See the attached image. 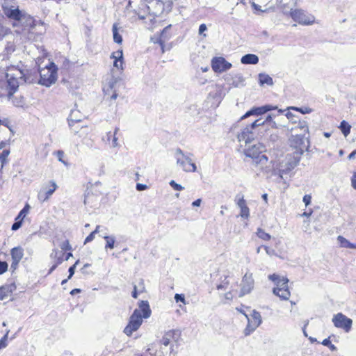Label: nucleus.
Masks as SVG:
<instances>
[{"label":"nucleus","mask_w":356,"mask_h":356,"mask_svg":"<svg viewBox=\"0 0 356 356\" xmlns=\"http://www.w3.org/2000/svg\"><path fill=\"white\" fill-rule=\"evenodd\" d=\"M274 115L273 114H269L267 115L265 121H266V124H269V126L272 128H277V124L275 121H273V117Z\"/></svg>","instance_id":"obj_38"},{"label":"nucleus","mask_w":356,"mask_h":356,"mask_svg":"<svg viewBox=\"0 0 356 356\" xmlns=\"http://www.w3.org/2000/svg\"><path fill=\"white\" fill-rule=\"evenodd\" d=\"M257 235L264 241H269L271 238V236L261 228L257 229Z\"/></svg>","instance_id":"obj_36"},{"label":"nucleus","mask_w":356,"mask_h":356,"mask_svg":"<svg viewBox=\"0 0 356 356\" xmlns=\"http://www.w3.org/2000/svg\"><path fill=\"white\" fill-rule=\"evenodd\" d=\"M241 289L240 292V297L250 293L254 288V280L252 273H246L243 277L241 284Z\"/></svg>","instance_id":"obj_10"},{"label":"nucleus","mask_w":356,"mask_h":356,"mask_svg":"<svg viewBox=\"0 0 356 356\" xmlns=\"http://www.w3.org/2000/svg\"><path fill=\"white\" fill-rule=\"evenodd\" d=\"M10 120L8 119V118H3V119H1L0 118V125H3L6 127H8L10 130Z\"/></svg>","instance_id":"obj_55"},{"label":"nucleus","mask_w":356,"mask_h":356,"mask_svg":"<svg viewBox=\"0 0 356 356\" xmlns=\"http://www.w3.org/2000/svg\"><path fill=\"white\" fill-rule=\"evenodd\" d=\"M268 279L277 284V282L282 279V277L278 275L273 274L268 275Z\"/></svg>","instance_id":"obj_50"},{"label":"nucleus","mask_w":356,"mask_h":356,"mask_svg":"<svg viewBox=\"0 0 356 356\" xmlns=\"http://www.w3.org/2000/svg\"><path fill=\"white\" fill-rule=\"evenodd\" d=\"M79 263V260H77L73 266L70 267L69 270H68L69 271L68 279H70L72 277V275L74 274L76 266Z\"/></svg>","instance_id":"obj_52"},{"label":"nucleus","mask_w":356,"mask_h":356,"mask_svg":"<svg viewBox=\"0 0 356 356\" xmlns=\"http://www.w3.org/2000/svg\"><path fill=\"white\" fill-rule=\"evenodd\" d=\"M38 198L41 202H44L47 201L49 198V195H47V194H46L44 190H42L41 188V190L39 191L38 194Z\"/></svg>","instance_id":"obj_40"},{"label":"nucleus","mask_w":356,"mask_h":356,"mask_svg":"<svg viewBox=\"0 0 356 356\" xmlns=\"http://www.w3.org/2000/svg\"><path fill=\"white\" fill-rule=\"evenodd\" d=\"M244 147V154L246 156L252 159L253 164L259 167L261 170L268 172L270 170L268 159L266 155L261 154L265 151V147L260 143H250Z\"/></svg>","instance_id":"obj_2"},{"label":"nucleus","mask_w":356,"mask_h":356,"mask_svg":"<svg viewBox=\"0 0 356 356\" xmlns=\"http://www.w3.org/2000/svg\"><path fill=\"white\" fill-rule=\"evenodd\" d=\"M339 127L345 136H347L350 134L351 127L346 121L343 120Z\"/></svg>","instance_id":"obj_35"},{"label":"nucleus","mask_w":356,"mask_h":356,"mask_svg":"<svg viewBox=\"0 0 356 356\" xmlns=\"http://www.w3.org/2000/svg\"><path fill=\"white\" fill-rule=\"evenodd\" d=\"M15 286L13 285H6L0 288V300H3L8 297L14 290Z\"/></svg>","instance_id":"obj_22"},{"label":"nucleus","mask_w":356,"mask_h":356,"mask_svg":"<svg viewBox=\"0 0 356 356\" xmlns=\"http://www.w3.org/2000/svg\"><path fill=\"white\" fill-rule=\"evenodd\" d=\"M176 336H179L178 331L172 330L166 332L161 339V343L164 346H167L170 344V342L172 339H175Z\"/></svg>","instance_id":"obj_16"},{"label":"nucleus","mask_w":356,"mask_h":356,"mask_svg":"<svg viewBox=\"0 0 356 356\" xmlns=\"http://www.w3.org/2000/svg\"><path fill=\"white\" fill-rule=\"evenodd\" d=\"M35 81L31 72L23 65L8 67L5 72H0V97L10 99L20 85Z\"/></svg>","instance_id":"obj_1"},{"label":"nucleus","mask_w":356,"mask_h":356,"mask_svg":"<svg viewBox=\"0 0 356 356\" xmlns=\"http://www.w3.org/2000/svg\"><path fill=\"white\" fill-rule=\"evenodd\" d=\"M259 81L261 86L267 84L268 86H273V79L268 74L260 73L259 74Z\"/></svg>","instance_id":"obj_25"},{"label":"nucleus","mask_w":356,"mask_h":356,"mask_svg":"<svg viewBox=\"0 0 356 356\" xmlns=\"http://www.w3.org/2000/svg\"><path fill=\"white\" fill-rule=\"evenodd\" d=\"M142 12L144 15L149 13V8L145 2H143L139 7V14Z\"/></svg>","instance_id":"obj_43"},{"label":"nucleus","mask_w":356,"mask_h":356,"mask_svg":"<svg viewBox=\"0 0 356 356\" xmlns=\"http://www.w3.org/2000/svg\"><path fill=\"white\" fill-rule=\"evenodd\" d=\"M118 138L116 136L113 135V140H112V147L115 148L119 147V143L118 142Z\"/></svg>","instance_id":"obj_61"},{"label":"nucleus","mask_w":356,"mask_h":356,"mask_svg":"<svg viewBox=\"0 0 356 356\" xmlns=\"http://www.w3.org/2000/svg\"><path fill=\"white\" fill-rule=\"evenodd\" d=\"M79 112L78 111H72L69 118H68V122L69 126L72 127L73 126L74 122H81V118H79Z\"/></svg>","instance_id":"obj_27"},{"label":"nucleus","mask_w":356,"mask_h":356,"mask_svg":"<svg viewBox=\"0 0 356 356\" xmlns=\"http://www.w3.org/2000/svg\"><path fill=\"white\" fill-rule=\"evenodd\" d=\"M211 67L215 72H222L232 67V64L222 57H216L211 60Z\"/></svg>","instance_id":"obj_11"},{"label":"nucleus","mask_w":356,"mask_h":356,"mask_svg":"<svg viewBox=\"0 0 356 356\" xmlns=\"http://www.w3.org/2000/svg\"><path fill=\"white\" fill-rule=\"evenodd\" d=\"M289 280L285 277H282V279L276 284V288H288Z\"/></svg>","instance_id":"obj_39"},{"label":"nucleus","mask_w":356,"mask_h":356,"mask_svg":"<svg viewBox=\"0 0 356 356\" xmlns=\"http://www.w3.org/2000/svg\"><path fill=\"white\" fill-rule=\"evenodd\" d=\"M255 137V131L250 124L242 129L237 134L238 142L241 143H244L245 146L252 143L254 140Z\"/></svg>","instance_id":"obj_7"},{"label":"nucleus","mask_w":356,"mask_h":356,"mask_svg":"<svg viewBox=\"0 0 356 356\" xmlns=\"http://www.w3.org/2000/svg\"><path fill=\"white\" fill-rule=\"evenodd\" d=\"M30 209V206L26 204L24 207L20 211L17 216L15 218L17 220H19L23 221L24 218L26 217V214L29 213Z\"/></svg>","instance_id":"obj_34"},{"label":"nucleus","mask_w":356,"mask_h":356,"mask_svg":"<svg viewBox=\"0 0 356 356\" xmlns=\"http://www.w3.org/2000/svg\"><path fill=\"white\" fill-rule=\"evenodd\" d=\"M15 222L12 225V230L16 231L19 229L22 225V221L15 219Z\"/></svg>","instance_id":"obj_51"},{"label":"nucleus","mask_w":356,"mask_h":356,"mask_svg":"<svg viewBox=\"0 0 356 356\" xmlns=\"http://www.w3.org/2000/svg\"><path fill=\"white\" fill-rule=\"evenodd\" d=\"M39 83L49 87L54 83L57 79V72L56 65L51 63L49 66L40 70Z\"/></svg>","instance_id":"obj_6"},{"label":"nucleus","mask_w":356,"mask_h":356,"mask_svg":"<svg viewBox=\"0 0 356 356\" xmlns=\"http://www.w3.org/2000/svg\"><path fill=\"white\" fill-rule=\"evenodd\" d=\"M291 108L298 111L302 113V114L309 113L312 112V109L309 108H307V107H305V108L291 107Z\"/></svg>","instance_id":"obj_47"},{"label":"nucleus","mask_w":356,"mask_h":356,"mask_svg":"<svg viewBox=\"0 0 356 356\" xmlns=\"http://www.w3.org/2000/svg\"><path fill=\"white\" fill-rule=\"evenodd\" d=\"M3 10L4 14L10 19L18 20L22 17V12L20 11L17 8H15L14 6L12 7H8L6 6H3Z\"/></svg>","instance_id":"obj_14"},{"label":"nucleus","mask_w":356,"mask_h":356,"mask_svg":"<svg viewBox=\"0 0 356 356\" xmlns=\"http://www.w3.org/2000/svg\"><path fill=\"white\" fill-rule=\"evenodd\" d=\"M111 58H113L114 60H123V52H122V50H118L115 52H113L111 54Z\"/></svg>","instance_id":"obj_41"},{"label":"nucleus","mask_w":356,"mask_h":356,"mask_svg":"<svg viewBox=\"0 0 356 356\" xmlns=\"http://www.w3.org/2000/svg\"><path fill=\"white\" fill-rule=\"evenodd\" d=\"M60 247L62 249V250H72V246L67 240L63 241L60 244Z\"/></svg>","instance_id":"obj_48"},{"label":"nucleus","mask_w":356,"mask_h":356,"mask_svg":"<svg viewBox=\"0 0 356 356\" xmlns=\"http://www.w3.org/2000/svg\"><path fill=\"white\" fill-rule=\"evenodd\" d=\"M277 106L271 105H264L260 107H254L251 110L246 112L241 118V120L245 119L251 115H260L270 111L271 110L277 109Z\"/></svg>","instance_id":"obj_12"},{"label":"nucleus","mask_w":356,"mask_h":356,"mask_svg":"<svg viewBox=\"0 0 356 356\" xmlns=\"http://www.w3.org/2000/svg\"><path fill=\"white\" fill-rule=\"evenodd\" d=\"M264 248L267 254L272 256L275 254V251L273 249H270L269 247L264 245Z\"/></svg>","instance_id":"obj_59"},{"label":"nucleus","mask_w":356,"mask_h":356,"mask_svg":"<svg viewBox=\"0 0 356 356\" xmlns=\"http://www.w3.org/2000/svg\"><path fill=\"white\" fill-rule=\"evenodd\" d=\"M266 124V121L262 120L261 118L254 120L250 125L255 130L257 128L259 127H263Z\"/></svg>","instance_id":"obj_37"},{"label":"nucleus","mask_w":356,"mask_h":356,"mask_svg":"<svg viewBox=\"0 0 356 356\" xmlns=\"http://www.w3.org/2000/svg\"><path fill=\"white\" fill-rule=\"evenodd\" d=\"M250 321H252L254 327H259L261 323V317L259 312L254 310L251 315Z\"/></svg>","instance_id":"obj_29"},{"label":"nucleus","mask_w":356,"mask_h":356,"mask_svg":"<svg viewBox=\"0 0 356 356\" xmlns=\"http://www.w3.org/2000/svg\"><path fill=\"white\" fill-rule=\"evenodd\" d=\"M24 255L23 249L20 247H16L11 250V257L13 259L12 266L18 265Z\"/></svg>","instance_id":"obj_15"},{"label":"nucleus","mask_w":356,"mask_h":356,"mask_svg":"<svg viewBox=\"0 0 356 356\" xmlns=\"http://www.w3.org/2000/svg\"><path fill=\"white\" fill-rule=\"evenodd\" d=\"M292 1V4H294V0ZM280 3L283 8V12L285 14L289 13L293 21L303 25H310L314 22V17L311 15H307L302 10H293L290 8L289 10L285 8V5L288 4V0H281Z\"/></svg>","instance_id":"obj_4"},{"label":"nucleus","mask_w":356,"mask_h":356,"mask_svg":"<svg viewBox=\"0 0 356 356\" xmlns=\"http://www.w3.org/2000/svg\"><path fill=\"white\" fill-rule=\"evenodd\" d=\"M18 22L22 24L26 28H33L35 26L33 18L25 13H22V17L18 20Z\"/></svg>","instance_id":"obj_17"},{"label":"nucleus","mask_w":356,"mask_h":356,"mask_svg":"<svg viewBox=\"0 0 356 356\" xmlns=\"http://www.w3.org/2000/svg\"><path fill=\"white\" fill-rule=\"evenodd\" d=\"M298 164V160L295 159L293 163L288 162L287 161H284L281 163L280 169L278 170V174L280 178H282L283 175L289 173Z\"/></svg>","instance_id":"obj_13"},{"label":"nucleus","mask_w":356,"mask_h":356,"mask_svg":"<svg viewBox=\"0 0 356 356\" xmlns=\"http://www.w3.org/2000/svg\"><path fill=\"white\" fill-rule=\"evenodd\" d=\"M302 150L300 149V150H297V151H293L292 152V154H287V156H286V159L285 160L287 161L288 162H290V163H293L294 160L296 159H298V163L300 162V159H301V156H302Z\"/></svg>","instance_id":"obj_26"},{"label":"nucleus","mask_w":356,"mask_h":356,"mask_svg":"<svg viewBox=\"0 0 356 356\" xmlns=\"http://www.w3.org/2000/svg\"><path fill=\"white\" fill-rule=\"evenodd\" d=\"M175 299L177 302L181 301L182 302H185L184 296L182 294H176L175 296Z\"/></svg>","instance_id":"obj_62"},{"label":"nucleus","mask_w":356,"mask_h":356,"mask_svg":"<svg viewBox=\"0 0 356 356\" xmlns=\"http://www.w3.org/2000/svg\"><path fill=\"white\" fill-rule=\"evenodd\" d=\"M243 314L245 315V316L247 318L248 321V325H247V326H246L245 329L244 330V334H245V336H248V335H250L252 332H254V331L256 330V328H257V327H254V324L252 323V321H250V319L248 318V315H247V314H245V313H243Z\"/></svg>","instance_id":"obj_28"},{"label":"nucleus","mask_w":356,"mask_h":356,"mask_svg":"<svg viewBox=\"0 0 356 356\" xmlns=\"http://www.w3.org/2000/svg\"><path fill=\"white\" fill-rule=\"evenodd\" d=\"M113 31V40L115 42L118 44H121L122 42V35L118 33L117 24H114L113 25L112 28Z\"/></svg>","instance_id":"obj_30"},{"label":"nucleus","mask_w":356,"mask_h":356,"mask_svg":"<svg viewBox=\"0 0 356 356\" xmlns=\"http://www.w3.org/2000/svg\"><path fill=\"white\" fill-rule=\"evenodd\" d=\"M241 62L245 65H255L259 62V57L255 54H248L241 58Z\"/></svg>","instance_id":"obj_19"},{"label":"nucleus","mask_w":356,"mask_h":356,"mask_svg":"<svg viewBox=\"0 0 356 356\" xmlns=\"http://www.w3.org/2000/svg\"><path fill=\"white\" fill-rule=\"evenodd\" d=\"M63 256L64 253L57 249L53 250L50 255L51 258L55 260V263L57 262V264H60L63 262Z\"/></svg>","instance_id":"obj_24"},{"label":"nucleus","mask_w":356,"mask_h":356,"mask_svg":"<svg viewBox=\"0 0 356 356\" xmlns=\"http://www.w3.org/2000/svg\"><path fill=\"white\" fill-rule=\"evenodd\" d=\"M273 291L282 300H288L291 295L289 288H274Z\"/></svg>","instance_id":"obj_20"},{"label":"nucleus","mask_w":356,"mask_h":356,"mask_svg":"<svg viewBox=\"0 0 356 356\" xmlns=\"http://www.w3.org/2000/svg\"><path fill=\"white\" fill-rule=\"evenodd\" d=\"M177 165L186 172H194L197 170L196 164L193 161L189 155L185 154L183 151L178 148L175 152Z\"/></svg>","instance_id":"obj_5"},{"label":"nucleus","mask_w":356,"mask_h":356,"mask_svg":"<svg viewBox=\"0 0 356 356\" xmlns=\"http://www.w3.org/2000/svg\"><path fill=\"white\" fill-rule=\"evenodd\" d=\"M302 200H303L304 203L305 204V206L307 207L309 204H310V203H311L312 196L310 195H305L303 197Z\"/></svg>","instance_id":"obj_56"},{"label":"nucleus","mask_w":356,"mask_h":356,"mask_svg":"<svg viewBox=\"0 0 356 356\" xmlns=\"http://www.w3.org/2000/svg\"><path fill=\"white\" fill-rule=\"evenodd\" d=\"M170 186L172 187L176 191H182L184 189L181 185L176 183L174 180L170 181Z\"/></svg>","instance_id":"obj_46"},{"label":"nucleus","mask_w":356,"mask_h":356,"mask_svg":"<svg viewBox=\"0 0 356 356\" xmlns=\"http://www.w3.org/2000/svg\"><path fill=\"white\" fill-rule=\"evenodd\" d=\"M9 154H10V151L7 150V149L3 150L0 154V161L1 162L2 165L6 162V159H7L8 156L9 155Z\"/></svg>","instance_id":"obj_44"},{"label":"nucleus","mask_w":356,"mask_h":356,"mask_svg":"<svg viewBox=\"0 0 356 356\" xmlns=\"http://www.w3.org/2000/svg\"><path fill=\"white\" fill-rule=\"evenodd\" d=\"M136 188L138 191H144V190L147 189V186L145 184L138 183L136 184Z\"/></svg>","instance_id":"obj_60"},{"label":"nucleus","mask_w":356,"mask_h":356,"mask_svg":"<svg viewBox=\"0 0 356 356\" xmlns=\"http://www.w3.org/2000/svg\"><path fill=\"white\" fill-rule=\"evenodd\" d=\"M332 322L337 328H341L348 332L352 327L353 321L342 313H338L332 318Z\"/></svg>","instance_id":"obj_8"},{"label":"nucleus","mask_w":356,"mask_h":356,"mask_svg":"<svg viewBox=\"0 0 356 356\" xmlns=\"http://www.w3.org/2000/svg\"><path fill=\"white\" fill-rule=\"evenodd\" d=\"M98 200L97 196L95 195L92 193L87 192L85 194L84 204L89 205L90 207H95Z\"/></svg>","instance_id":"obj_18"},{"label":"nucleus","mask_w":356,"mask_h":356,"mask_svg":"<svg viewBox=\"0 0 356 356\" xmlns=\"http://www.w3.org/2000/svg\"><path fill=\"white\" fill-rule=\"evenodd\" d=\"M352 186L355 189H356V173L353 177Z\"/></svg>","instance_id":"obj_64"},{"label":"nucleus","mask_w":356,"mask_h":356,"mask_svg":"<svg viewBox=\"0 0 356 356\" xmlns=\"http://www.w3.org/2000/svg\"><path fill=\"white\" fill-rule=\"evenodd\" d=\"M8 332L9 331H8L6 334L0 339V350L7 346Z\"/></svg>","instance_id":"obj_45"},{"label":"nucleus","mask_w":356,"mask_h":356,"mask_svg":"<svg viewBox=\"0 0 356 356\" xmlns=\"http://www.w3.org/2000/svg\"><path fill=\"white\" fill-rule=\"evenodd\" d=\"M207 30V27L206 24H202L199 26L198 33L200 35H202L203 37H206L207 35L204 33V32Z\"/></svg>","instance_id":"obj_49"},{"label":"nucleus","mask_w":356,"mask_h":356,"mask_svg":"<svg viewBox=\"0 0 356 356\" xmlns=\"http://www.w3.org/2000/svg\"><path fill=\"white\" fill-rule=\"evenodd\" d=\"M201 202H202V200L197 199V200H195L194 202H193L192 205L193 207H200L201 204Z\"/></svg>","instance_id":"obj_63"},{"label":"nucleus","mask_w":356,"mask_h":356,"mask_svg":"<svg viewBox=\"0 0 356 356\" xmlns=\"http://www.w3.org/2000/svg\"><path fill=\"white\" fill-rule=\"evenodd\" d=\"M151 314V310L149 309V304L147 301H140L139 303V309H136L134 313L129 318L128 325L124 330V333L127 336H131L132 333L136 331L142 324L143 319L144 317L147 318L149 317Z\"/></svg>","instance_id":"obj_3"},{"label":"nucleus","mask_w":356,"mask_h":356,"mask_svg":"<svg viewBox=\"0 0 356 356\" xmlns=\"http://www.w3.org/2000/svg\"><path fill=\"white\" fill-rule=\"evenodd\" d=\"M95 234L92 232L85 239L84 244L91 242L95 238Z\"/></svg>","instance_id":"obj_57"},{"label":"nucleus","mask_w":356,"mask_h":356,"mask_svg":"<svg viewBox=\"0 0 356 356\" xmlns=\"http://www.w3.org/2000/svg\"><path fill=\"white\" fill-rule=\"evenodd\" d=\"M57 185L55 181H51L47 185H44L42 188V190H44V192L49 197H50L51 195L54 193V191L57 188Z\"/></svg>","instance_id":"obj_23"},{"label":"nucleus","mask_w":356,"mask_h":356,"mask_svg":"<svg viewBox=\"0 0 356 356\" xmlns=\"http://www.w3.org/2000/svg\"><path fill=\"white\" fill-rule=\"evenodd\" d=\"M291 131L305 134L308 132V126L305 121H300L297 125L291 128Z\"/></svg>","instance_id":"obj_21"},{"label":"nucleus","mask_w":356,"mask_h":356,"mask_svg":"<svg viewBox=\"0 0 356 356\" xmlns=\"http://www.w3.org/2000/svg\"><path fill=\"white\" fill-rule=\"evenodd\" d=\"M238 207L241 209L248 207L245 202V200L243 198V196H241L237 202Z\"/></svg>","instance_id":"obj_53"},{"label":"nucleus","mask_w":356,"mask_h":356,"mask_svg":"<svg viewBox=\"0 0 356 356\" xmlns=\"http://www.w3.org/2000/svg\"><path fill=\"white\" fill-rule=\"evenodd\" d=\"M104 238L106 240V249H113L115 247V238L114 236H104Z\"/></svg>","instance_id":"obj_31"},{"label":"nucleus","mask_w":356,"mask_h":356,"mask_svg":"<svg viewBox=\"0 0 356 356\" xmlns=\"http://www.w3.org/2000/svg\"><path fill=\"white\" fill-rule=\"evenodd\" d=\"M122 64H123V60H114L113 65L118 69L122 70L123 69Z\"/></svg>","instance_id":"obj_58"},{"label":"nucleus","mask_w":356,"mask_h":356,"mask_svg":"<svg viewBox=\"0 0 356 356\" xmlns=\"http://www.w3.org/2000/svg\"><path fill=\"white\" fill-rule=\"evenodd\" d=\"M290 142L291 147L293 148V151L301 149L302 154H303L305 149L307 148L305 134L297 133L295 135H292L290 138Z\"/></svg>","instance_id":"obj_9"},{"label":"nucleus","mask_w":356,"mask_h":356,"mask_svg":"<svg viewBox=\"0 0 356 356\" xmlns=\"http://www.w3.org/2000/svg\"><path fill=\"white\" fill-rule=\"evenodd\" d=\"M232 79L231 84L235 87L243 85L244 79L241 74H235L234 77H232Z\"/></svg>","instance_id":"obj_32"},{"label":"nucleus","mask_w":356,"mask_h":356,"mask_svg":"<svg viewBox=\"0 0 356 356\" xmlns=\"http://www.w3.org/2000/svg\"><path fill=\"white\" fill-rule=\"evenodd\" d=\"M241 212L239 216L243 218H248L250 216V209L248 207L240 209Z\"/></svg>","instance_id":"obj_42"},{"label":"nucleus","mask_w":356,"mask_h":356,"mask_svg":"<svg viewBox=\"0 0 356 356\" xmlns=\"http://www.w3.org/2000/svg\"><path fill=\"white\" fill-rule=\"evenodd\" d=\"M339 243H340L341 247L349 248H355V246L350 243L348 240H346L344 237L341 236H339L337 238Z\"/></svg>","instance_id":"obj_33"},{"label":"nucleus","mask_w":356,"mask_h":356,"mask_svg":"<svg viewBox=\"0 0 356 356\" xmlns=\"http://www.w3.org/2000/svg\"><path fill=\"white\" fill-rule=\"evenodd\" d=\"M8 269V264L6 261H0V275L5 273Z\"/></svg>","instance_id":"obj_54"}]
</instances>
